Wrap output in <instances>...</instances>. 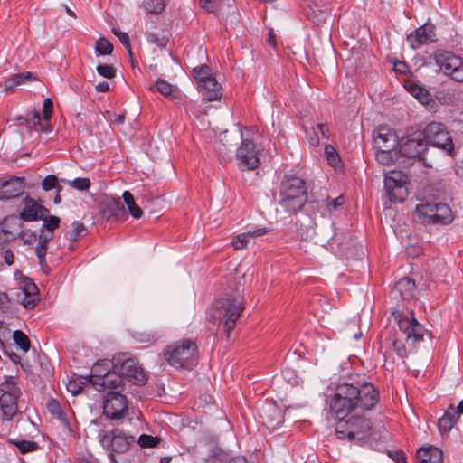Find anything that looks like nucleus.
<instances>
[{
	"instance_id": "obj_1",
	"label": "nucleus",
	"mask_w": 463,
	"mask_h": 463,
	"mask_svg": "<svg viewBox=\"0 0 463 463\" xmlns=\"http://www.w3.org/2000/svg\"><path fill=\"white\" fill-rule=\"evenodd\" d=\"M380 400V391L373 383L359 376L339 379L330 400L331 412L337 419L336 437L354 443L369 439L373 425L364 414L375 410Z\"/></svg>"
},
{
	"instance_id": "obj_2",
	"label": "nucleus",
	"mask_w": 463,
	"mask_h": 463,
	"mask_svg": "<svg viewBox=\"0 0 463 463\" xmlns=\"http://www.w3.org/2000/svg\"><path fill=\"white\" fill-rule=\"evenodd\" d=\"M392 316L398 325L402 339L395 337L392 339V347L396 354L402 358L407 356V347H416L423 340L425 335L429 334L423 325L418 322L412 310L392 312Z\"/></svg>"
},
{
	"instance_id": "obj_3",
	"label": "nucleus",
	"mask_w": 463,
	"mask_h": 463,
	"mask_svg": "<svg viewBox=\"0 0 463 463\" xmlns=\"http://www.w3.org/2000/svg\"><path fill=\"white\" fill-rule=\"evenodd\" d=\"M243 310L242 297L226 296L213 304L208 312V320L217 326L223 324L226 336L229 338Z\"/></svg>"
},
{
	"instance_id": "obj_4",
	"label": "nucleus",
	"mask_w": 463,
	"mask_h": 463,
	"mask_svg": "<svg viewBox=\"0 0 463 463\" xmlns=\"http://www.w3.org/2000/svg\"><path fill=\"white\" fill-rule=\"evenodd\" d=\"M307 202L306 183L298 175H285L280 184L279 204L289 213L301 211Z\"/></svg>"
},
{
	"instance_id": "obj_5",
	"label": "nucleus",
	"mask_w": 463,
	"mask_h": 463,
	"mask_svg": "<svg viewBox=\"0 0 463 463\" xmlns=\"http://www.w3.org/2000/svg\"><path fill=\"white\" fill-rule=\"evenodd\" d=\"M425 136L420 129H407L400 139L401 159L404 161V167L420 166L424 165L423 153L427 150Z\"/></svg>"
},
{
	"instance_id": "obj_6",
	"label": "nucleus",
	"mask_w": 463,
	"mask_h": 463,
	"mask_svg": "<svg viewBox=\"0 0 463 463\" xmlns=\"http://www.w3.org/2000/svg\"><path fill=\"white\" fill-rule=\"evenodd\" d=\"M165 361L176 369H192L197 364L198 346L191 339H182L164 350Z\"/></svg>"
},
{
	"instance_id": "obj_7",
	"label": "nucleus",
	"mask_w": 463,
	"mask_h": 463,
	"mask_svg": "<svg viewBox=\"0 0 463 463\" xmlns=\"http://www.w3.org/2000/svg\"><path fill=\"white\" fill-rule=\"evenodd\" d=\"M22 391L14 376H5L0 383V414L2 420L10 421L18 412Z\"/></svg>"
},
{
	"instance_id": "obj_8",
	"label": "nucleus",
	"mask_w": 463,
	"mask_h": 463,
	"mask_svg": "<svg viewBox=\"0 0 463 463\" xmlns=\"http://www.w3.org/2000/svg\"><path fill=\"white\" fill-rule=\"evenodd\" d=\"M421 202L415 207V216L419 222L429 224H449L453 221L454 215L448 204L434 201Z\"/></svg>"
},
{
	"instance_id": "obj_9",
	"label": "nucleus",
	"mask_w": 463,
	"mask_h": 463,
	"mask_svg": "<svg viewBox=\"0 0 463 463\" xmlns=\"http://www.w3.org/2000/svg\"><path fill=\"white\" fill-rule=\"evenodd\" d=\"M101 446L109 452L112 463L116 461L115 454L127 452L131 444L135 442V437L126 433L123 430L116 428L105 433L99 434Z\"/></svg>"
},
{
	"instance_id": "obj_10",
	"label": "nucleus",
	"mask_w": 463,
	"mask_h": 463,
	"mask_svg": "<svg viewBox=\"0 0 463 463\" xmlns=\"http://www.w3.org/2000/svg\"><path fill=\"white\" fill-rule=\"evenodd\" d=\"M434 61L446 76L463 82V58L449 51L438 50L434 52Z\"/></svg>"
},
{
	"instance_id": "obj_11",
	"label": "nucleus",
	"mask_w": 463,
	"mask_h": 463,
	"mask_svg": "<svg viewBox=\"0 0 463 463\" xmlns=\"http://www.w3.org/2000/svg\"><path fill=\"white\" fill-rule=\"evenodd\" d=\"M420 132L425 136L427 146L432 145L446 151L449 156L453 154V142L446 127L439 122L432 121L425 126Z\"/></svg>"
},
{
	"instance_id": "obj_12",
	"label": "nucleus",
	"mask_w": 463,
	"mask_h": 463,
	"mask_svg": "<svg viewBox=\"0 0 463 463\" xmlns=\"http://www.w3.org/2000/svg\"><path fill=\"white\" fill-rule=\"evenodd\" d=\"M113 369L118 371L122 378H126L137 385L146 383L147 377L136 358H118L113 362Z\"/></svg>"
},
{
	"instance_id": "obj_13",
	"label": "nucleus",
	"mask_w": 463,
	"mask_h": 463,
	"mask_svg": "<svg viewBox=\"0 0 463 463\" xmlns=\"http://www.w3.org/2000/svg\"><path fill=\"white\" fill-rule=\"evenodd\" d=\"M409 175H385L384 191L392 203H403L410 194Z\"/></svg>"
},
{
	"instance_id": "obj_14",
	"label": "nucleus",
	"mask_w": 463,
	"mask_h": 463,
	"mask_svg": "<svg viewBox=\"0 0 463 463\" xmlns=\"http://www.w3.org/2000/svg\"><path fill=\"white\" fill-rule=\"evenodd\" d=\"M127 398L119 391H108L103 401V413L111 420L122 419L128 412Z\"/></svg>"
},
{
	"instance_id": "obj_15",
	"label": "nucleus",
	"mask_w": 463,
	"mask_h": 463,
	"mask_svg": "<svg viewBox=\"0 0 463 463\" xmlns=\"http://www.w3.org/2000/svg\"><path fill=\"white\" fill-rule=\"evenodd\" d=\"M237 164L242 171H252L258 167L260 159L253 141L242 139L236 153Z\"/></svg>"
},
{
	"instance_id": "obj_16",
	"label": "nucleus",
	"mask_w": 463,
	"mask_h": 463,
	"mask_svg": "<svg viewBox=\"0 0 463 463\" xmlns=\"http://www.w3.org/2000/svg\"><path fill=\"white\" fill-rule=\"evenodd\" d=\"M436 40L435 26L430 23L415 29L407 36L409 45L412 49H418L421 45L434 43Z\"/></svg>"
},
{
	"instance_id": "obj_17",
	"label": "nucleus",
	"mask_w": 463,
	"mask_h": 463,
	"mask_svg": "<svg viewBox=\"0 0 463 463\" xmlns=\"http://www.w3.org/2000/svg\"><path fill=\"white\" fill-rule=\"evenodd\" d=\"M374 148L396 149L400 147V139L396 131L386 126H380L373 132Z\"/></svg>"
},
{
	"instance_id": "obj_18",
	"label": "nucleus",
	"mask_w": 463,
	"mask_h": 463,
	"mask_svg": "<svg viewBox=\"0 0 463 463\" xmlns=\"http://www.w3.org/2000/svg\"><path fill=\"white\" fill-rule=\"evenodd\" d=\"M122 377L118 371L113 369V372H107L104 374L94 375L90 383L99 392L110 391H122Z\"/></svg>"
},
{
	"instance_id": "obj_19",
	"label": "nucleus",
	"mask_w": 463,
	"mask_h": 463,
	"mask_svg": "<svg viewBox=\"0 0 463 463\" xmlns=\"http://www.w3.org/2000/svg\"><path fill=\"white\" fill-rule=\"evenodd\" d=\"M307 17L317 25L326 23L330 14L329 5L324 0H310L306 7Z\"/></svg>"
},
{
	"instance_id": "obj_20",
	"label": "nucleus",
	"mask_w": 463,
	"mask_h": 463,
	"mask_svg": "<svg viewBox=\"0 0 463 463\" xmlns=\"http://www.w3.org/2000/svg\"><path fill=\"white\" fill-rule=\"evenodd\" d=\"M19 288L23 291V306L27 309H33L40 300L38 288L32 279L24 277L20 273Z\"/></svg>"
},
{
	"instance_id": "obj_21",
	"label": "nucleus",
	"mask_w": 463,
	"mask_h": 463,
	"mask_svg": "<svg viewBox=\"0 0 463 463\" xmlns=\"http://www.w3.org/2000/svg\"><path fill=\"white\" fill-rule=\"evenodd\" d=\"M19 288L23 291V306L27 309H33L40 300L38 288L32 279L24 277L20 273Z\"/></svg>"
},
{
	"instance_id": "obj_22",
	"label": "nucleus",
	"mask_w": 463,
	"mask_h": 463,
	"mask_svg": "<svg viewBox=\"0 0 463 463\" xmlns=\"http://www.w3.org/2000/svg\"><path fill=\"white\" fill-rule=\"evenodd\" d=\"M24 186V178L17 175L11 176L8 180L0 178V189L3 200H8L19 196Z\"/></svg>"
},
{
	"instance_id": "obj_23",
	"label": "nucleus",
	"mask_w": 463,
	"mask_h": 463,
	"mask_svg": "<svg viewBox=\"0 0 463 463\" xmlns=\"http://www.w3.org/2000/svg\"><path fill=\"white\" fill-rule=\"evenodd\" d=\"M100 213L108 220L111 218L119 220L126 215V210L120 198L108 197L100 204Z\"/></svg>"
},
{
	"instance_id": "obj_24",
	"label": "nucleus",
	"mask_w": 463,
	"mask_h": 463,
	"mask_svg": "<svg viewBox=\"0 0 463 463\" xmlns=\"http://www.w3.org/2000/svg\"><path fill=\"white\" fill-rule=\"evenodd\" d=\"M261 423L268 429L274 430L282 422L279 409L272 403L262 406L259 411Z\"/></svg>"
},
{
	"instance_id": "obj_25",
	"label": "nucleus",
	"mask_w": 463,
	"mask_h": 463,
	"mask_svg": "<svg viewBox=\"0 0 463 463\" xmlns=\"http://www.w3.org/2000/svg\"><path fill=\"white\" fill-rule=\"evenodd\" d=\"M448 190L442 182L432 183L422 187L417 193L419 201H435L446 198Z\"/></svg>"
},
{
	"instance_id": "obj_26",
	"label": "nucleus",
	"mask_w": 463,
	"mask_h": 463,
	"mask_svg": "<svg viewBox=\"0 0 463 463\" xmlns=\"http://www.w3.org/2000/svg\"><path fill=\"white\" fill-rule=\"evenodd\" d=\"M49 215V210L30 199L25 202L20 213L21 219L25 222L38 221Z\"/></svg>"
},
{
	"instance_id": "obj_27",
	"label": "nucleus",
	"mask_w": 463,
	"mask_h": 463,
	"mask_svg": "<svg viewBox=\"0 0 463 463\" xmlns=\"http://www.w3.org/2000/svg\"><path fill=\"white\" fill-rule=\"evenodd\" d=\"M375 158L376 161L383 165H390L393 162H397L399 165L404 167V161L401 159L400 150L397 149H383V148H375Z\"/></svg>"
},
{
	"instance_id": "obj_28",
	"label": "nucleus",
	"mask_w": 463,
	"mask_h": 463,
	"mask_svg": "<svg viewBox=\"0 0 463 463\" xmlns=\"http://www.w3.org/2000/svg\"><path fill=\"white\" fill-rule=\"evenodd\" d=\"M417 458L420 463H441L443 453L433 446L422 447L417 450Z\"/></svg>"
},
{
	"instance_id": "obj_29",
	"label": "nucleus",
	"mask_w": 463,
	"mask_h": 463,
	"mask_svg": "<svg viewBox=\"0 0 463 463\" xmlns=\"http://www.w3.org/2000/svg\"><path fill=\"white\" fill-rule=\"evenodd\" d=\"M415 287L413 279L404 277L397 281L392 293H397L403 300H408L414 297Z\"/></svg>"
},
{
	"instance_id": "obj_30",
	"label": "nucleus",
	"mask_w": 463,
	"mask_h": 463,
	"mask_svg": "<svg viewBox=\"0 0 463 463\" xmlns=\"http://www.w3.org/2000/svg\"><path fill=\"white\" fill-rule=\"evenodd\" d=\"M268 232L269 230L267 228H259L248 232L241 233L232 239V246L236 250H243L247 247L250 238L262 236Z\"/></svg>"
},
{
	"instance_id": "obj_31",
	"label": "nucleus",
	"mask_w": 463,
	"mask_h": 463,
	"mask_svg": "<svg viewBox=\"0 0 463 463\" xmlns=\"http://www.w3.org/2000/svg\"><path fill=\"white\" fill-rule=\"evenodd\" d=\"M407 91L415 97L421 104L428 105L432 101V97L429 91L420 84L409 80L404 84Z\"/></svg>"
},
{
	"instance_id": "obj_32",
	"label": "nucleus",
	"mask_w": 463,
	"mask_h": 463,
	"mask_svg": "<svg viewBox=\"0 0 463 463\" xmlns=\"http://www.w3.org/2000/svg\"><path fill=\"white\" fill-rule=\"evenodd\" d=\"M215 85L204 83V87L197 86L203 99L206 101L219 100L222 96V86L217 82L216 79L213 80Z\"/></svg>"
},
{
	"instance_id": "obj_33",
	"label": "nucleus",
	"mask_w": 463,
	"mask_h": 463,
	"mask_svg": "<svg viewBox=\"0 0 463 463\" xmlns=\"http://www.w3.org/2000/svg\"><path fill=\"white\" fill-rule=\"evenodd\" d=\"M53 238V234H51L50 232H40L39 234V240L38 243L35 248V253L37 255V258L39 260V264L42 268L46 266V254L48 250V243L50 241H52Z\"/></svg>"
},
{
	"instance_id": "obj_34",
	"label": "nucleus",
	"mask_w": 463,
	"mask_h": 463,
	"mask_svg": "<svg viewBox=\"0 0 463 463\" xmlns=\"http://www.w3.org/2000/svg\"><path fill=\"white\" fill-rule=\"evenodd\" d=\"M193 75L195 79L197 86L204 87V83H208L210 85H215L213 80L215 79L211 71V69L207 65H201L195 67L193 70Z\"/></svg>"
},
{
	"instance_id": "obj_35",
	"label": "nucleus",
	"mask_w": 463,
	"mask_h": 463,
	"mask_svg": "<svg viewBox=\"0 0 463 463\" xmlns=\"http://www.w3.org/2000/svg\"><path fill=\"white\" fill-rule=\"evenodd\" d=\"M32 78L33 73L29 71L12 75L5 81L4 90L5 92L13 91L16 89V87L26 82H29L32 80Z\"/></svg>"
},
{
	"instance_id": "obj_36",
	"label": "nucleus",
	"mask_w": 463,
	"mask_h": 463,
	"mask_svg": "<svg viewBox=\"0 0 463 463\" xmlns=\"http://www.w3.org/2000/svg\"><path fill=\"white\" fill-rule=\"evenodd\" d=\"M458 412H455V410L453 408L447 411L444 413V415L439 420L438 422V426L440 432H449L450 430L453 428L454 424L458 421Z\"/></svg>"
},
{
	"instance_id": "obj_37",
	"label": "nucleus",
	"mask_w": 463,
	"mask_h": 463,
	"mask_svg": "<svg viewBox=\"0 0 463 463\" xmlns=\"http://www.w3.org/2000/svg\"><path fill=\"white\" fill-rule=\"evenodd\" d=\"M345 203V196L343 194L338 195L335 198H331L330 196L322 199L320 202V206L325 208L329 213L337 211L340 207H342Z\"/></svg>"
},
{
	"instance_id": "obj_38",
	"label": "nucleus",
	"mask_w": 463,
	"mask_h": 463,
	"mask_svg": "<svg viewBox=\"0 0 463 463\" xmlns=\"http://www.w3.org/2000/svg\"><path fill=\"white\" fill-rule=\"evenodd\" d=\"M123 199L132 217L140 219L143 216V210L135 203L133 194L129 191H125Z\"/></svg>"
},
{
	"instance_id": "obj_39",
	"label": "nucleus",
	"mask_w": 463,
	"mask_h": 463,
	"mask_svg": "<svg viewBox=\"0 0 463 463\" xmlns=\"http://www.w3.org/2000/svg\"><path fill=\"white\" fill-rule=\"evenodd\" d=\"M87 233V227L82 222L75 221L72 222V230L65 236L71 242H76L79 239L85 237Z\"/></svg>"
},
{
	"instance_id": "obj_40",
	"label": "nucleus",
	"mask_w": 463,
	"mask_h": 463,
	"mask_svg": "<svg viewBox=\"0 0 463 463\" xmlns=\"http://www.w3.org/2000/svg\"><path fill=\"white\" fill-rule=\"evenodd\" d=\"M9 442L14 445L22 454H26L30 452H33L39 449L40 446L36 441L33 440H14L9 439Z\"/></svg>"
},
{
	"instance_id": "obj_41",
	"label": "nucleus",
	"mask_w": 463,
	"mask_h": 463,
	"mask_svg": "<svg viewBox=\"0 0 463 463\" xmlns=\"http://www.w3.org/2000/svg\"><path fill=\"white\" fill-rule=\"evenodd\" d=\"M325 155L327 163L335 170H339L342 166L340 156L335 148L331 145H326L325 147Z\"/></svg>"
},
{
	"instance_id": "obj_42",
	"label": "nucleus",
	"mask_w": 463,
	"mask_h": 463,
	"mask_svg": "<svg viewBox=\"0 0 463 463\" xmlns=\"http://www.w3.org/2000/svg\"><path fill=\"white\" fill-rule=\"evenodd\" d=\"M173 99L177 100L184 109L187 113H192L195 118H199L201 112L196 109L195 104L185 97H182L181 94H173Z\"/></svg>"
},
{
	"instance_id": "obj_43",
	"label": "nucleus",
	"mask_w": 463,
	"mask_h": 463,
	"mask_svg": "<svg viewBox=\"0 0 463 463\" xmlns=\"http://www.w3.org/2000/svg\"><path fill=\"white\" fill-rule=\"evenodd\" d=\"M13 339L16 345L24 352L29 351L31 342L29 337L21 330H15L13 333Z\"/></svg>"
},
{
	"instance_id": "obj_44",
	"label": "nucleus",
	"mask_w": 463,
	"mask_h": 463,
	"mask_svg": "<svg viewBox=\"0 0 463 463\" xmlns=\"http://www.w3.org/2000/svg\"><path fill=\"white\" fill-rule=\"evenodd\" d=\"M136 341L144 344H154L160 338L158 332H136L134 334Z\"/></svg>"
},
{
	"instance_id": "obj_45",
	"label": "nucleus",
	"mask_w": 463,
	"mask_h": 463,
	"mask_svg": "<svg viewBox=\"0 0 463 463\" xmlns=\"http://www.w3.org/2000/svg\"><path fill=\"white\" fill-rule=\"evenodd\" d=\"M166 0H144L143 5L150 14H160L165 7Z\"/></svg>"
},
{
	"instance_id": "obj_46",
	"label": "nucleus",
	"mask_w": 463,
	"mask_h": 463,
	"mask_svg": "<svg viewBox=\"0 0 463 463\" xmlns=\"http://www.w3.org/2000/svg\"><path fill=\"white\" fill-rule=\"evenodd\" d=\"M43 220V228L41 230V232H50L51 234H53V232L55 229H57L60 225L61 220L59 217L52 215V216H46L42 219Z\"/></svg>"
},
{
	"instance_id": "obj_47",
	"label": "nucleus",
	"mask_w": 463,
	"mask_h": 463,
	"mask_svg": "<svg viewBox=\"0 0 463 463\" xmlns=\"http://www.w3.org/2000/svg\"><path fill=\"white\" fill-rule=\"evenodd\" d=\"M113 51V45L111 43L104 37H100L95 46V52L98 55H109Z\"/></svg>"
},
{
	"instance_id": "obj_48",
	"label": "nucleus",
	"mask_w": 463,
	"mask_h": 463,
	"mask_svg": "<svg viewBox=\"0 0 463 463\" xmlns=\"http://www.w3.org/2000/svg\"><path fill=\"white\" fill-rule=\"evenodd\" d=\"M160 439L147 434H142L138 438V444L141 448H155L159 444Z\"/></svg>"
},
{
	"instance_id": "obj_49",
	"label": "nucleus",
	"mask_w": 463,
	"mask_h": 463,
	"mask_svg": "<svg viewBox=\"0 0 463 463\" xmlns=\"http://www.w3.org/2000/svg\"><path fill=\"white\" fill-rule=\"evenodd\" d=\"M229 455L227 452L219 449L213 451L207 458L206 463H227Z\"/></svg>"
},
{
	"instance_id": "obj_50",
	"label": "nucleus",
	"mask_w": 463,
	"mask_h": 463,
	"mask_svg": "<svg viewBox=\"0 0 463 463\" xmlns=\"http://www.w3.org/2000/svg\"><path fill=\"white\" fill-rule=\"evenodd\" d=\"M304 131L309 145L315 147L319 145V137L317 131V127H304Z\"/></svg>"
},
{
	"instance_id": "obj_51",
	"label": "nucleus",
	"mask_w": 463,
	"mask_h": 463,
	"mask_svg": "<svg viewBox=\"0 0 463 463\" xmlns=\"http://www.w3.org/2000/svg\"><path fill=\"white\" fill-rule=\"evenodd\" d=\"M96 70L99 76L107 79H113L116 76L115 68L109 64H99Z\"/></svg>"
},
{
	"instance_id": "obj_52",
	"label": "nucleus",
	"mask_w": 463,
	"mask_h": 463,
	"mask_svg": "<svg viewBox=\"0 0 463 463\" xmlns=\"http://www.w3.org/2000/svg\"><path fill=\"white\" fill-rule=\"evenodd\" d=\"M109 362L101 361L94 364V365L91 368V374H90V380L94 375H99L104 374V373L109 372Z\"/></svg>"
},
{
	"instance_id": "obj_53",
	"label": "nucleus",
	"mask_w": 463,
	"mask_h": 463,
	"mask_svg": "<svg viewBox=\"0 0 463 463\" xmlns=\"http://www.w3.org/2000/svg\"><path fill=\"white\" fill-rule=\"evenodd\" d=\"M42 185L45 191H50L54 188H58V192L61 190V186L58 185L57 175H46L42 182Z\"/></svg>"
},
{
	"instance_id": "obj_54",
	"label": "nucleus",
	"mask_w": 463,
	"mask_h": 463,
	"mask_svg": "<svg viewBox=\"0 0 463 463\" xmlns=\"http://www.w3.org/2000/svg\"><path fill=\"white\" fill-rule=\"evenodd\" d=\"M70 185L79 191H86L90 185L89 178L78 177L70 182Z\"/></svg>"
},
{
	"instance_id": "obj_55",
	"label": "nucleus",
	"mask_w": 463,
	"mask_h": 463,
	"mask_svg": "<svg viewBox=\"0 0 463 463\" xmlns=\"http://www.w3.org/2000/svg\"><path fill=\"white\" fill-rule=\"evenodd\" d=\"M156 86L157 90L164 96H170L173 92V86L165 80L158 79Z\"/></svg>"
},
{
	"instance_id": "obj_56",
	"label": "nucleus",
	"mask_w": 463,
	"mask_h": 463,
	"mask_svg": "<svg viewBox=\"0 0 463 463\" xmlns=\"http://www.w3.org/2000/svg\"><path fill=\"white\" fill-rule=\"evenodd\" d=\"M53 111V102L51 99L47 98L43 100V118L44 120L49 121L52 118Z\"/></svg>"
},
{
	"instance_id": "obj_57",
	"label": "nucleus",
	"mask_w": 463,
	"mask_h": 463,
	"mask_svg": "<svg viewBox=\"0 0 463 463\" xmlns=\"http://www.w3.org/2000/svg\"><path fill=\"white\" fill-rule=\"evenodd\" d=\"M200 5L208 13H215L221 0H199Z\"/></svg>"
},
{
	"instance_id": "obj_58",
	"label": "nucleus",
	"mask_w": 463,
	"mask_h": 463,
	"mask_svg": "<svg viewBox=\"0 0 463 463\" xmlns=\"http://www.w3.org/2000/svg\"><path fill=\"white\" fill-rule=\"evenodd\" d=\"M113 33L118 36V40L124 45V47L128 50V53L131 55V45L128 34L125 32H121L116 29H113Z\"/></svg>"
},
{
	"instance_id": "obj_59",
	"label": "nucleus",
	"mask_w": 463,
	"mask_h": 463,
	"mask_svg": "<svg viewBox=\"0 0 463 463\" xmlns=\"http://www.w3.org/2000/svg\"><path fill=\"white\" fill-rule=\"evenodd\" d=\"M82 382H78L77 380L71 379L67 383V390L71 392L73 395H77L82 390Z\"/></svg>"
},
{
	"instance_id": "obj_60",
	"label": "nucleus",
	"mask_w": 463,
	"mask_h": 463,
	"mask_svg": "<svg viewBox=\"0 0 463 463\" xmlns=\"http://www.w3.org/2000/svg\"><path fill=\"white\" fill-rule=\"evenodd\" d=\"M54 417L59 420L61 425L68 431L69 434L72 433L71 423L63 411H61L59 413L55 414Z\"/></svg>"
},
{
	"instance_id": "obj_61",
	"label": "nucleus",
	"mask_w": 463,
	"mask_h": 463,
	"mask_svg": "<svg viewBox=\"0 0 463 463\" xmlns=\"http://www.w3.org/2000/svg\"><path fill=\"white\" fill-rule=\"evenodd\" d=\"M54 417L59 420L61 425L68 431L69 434L72 433L71 423L63 411H61L59 413L55 414Z\"/></svg>"
},
{
	"instance_id": "obj_62",
	"label": "nucleus",
	"mask_w": 463,
	"mask_h": 463,
	"mask_svg": "<svg viewBox=\"0 0 463 463\" xmlns=\"http://www.w3.org/2000/svg\"><path fill=\"white\" fill-rule=\"evenodd\" d=\"M54 417L59 420L61 425L68 431L69 434L72 433L71 423L63 411H61L59 413L55 414Z\"/></svg>"
},
{
	"instance_id": "obj_63",
	"label": "nucleus",
	"mask_w": 463,
	"mask_h": 463,
	"mask_svg": "<svg viewBox=\"0 0 463 463\" xmlns=\"http://www.w3.org/2000/svg\"><path fill=\"white\" fill-rule=\"evenodd\" d=\"M47 409L49 412L53 416L62 411L61 404L55 399H51L48 401Z\"/></svg>"
},
{
	"instance_id": "obj_64",
	"label": "nucleus",
	"mask_w": 463,
	"mask_h": 463,
	"mask_svg": "<svg viewBox=\"0 0 463 463\" xmlns=\"http://www.w3.org/2000/svg\"><path fill=\"white\" fill-rule=\"evenodd\" d=\"M389 457L396 463H407L406 456L402 450L390 451Z\"/></svg>"
}]
</instances>
